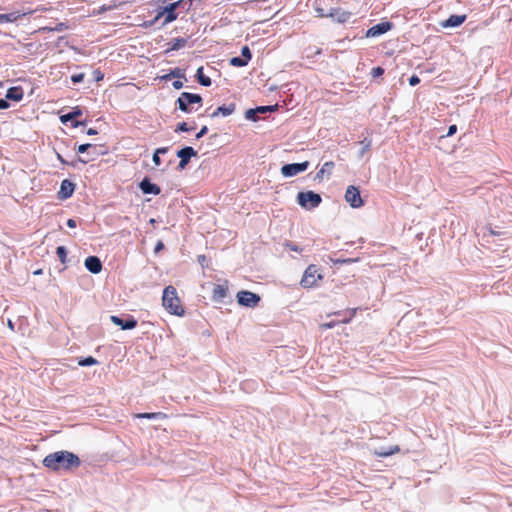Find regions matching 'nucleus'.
Wrapping results in <instances>:
<instances>
[{
  "instance_id": "9b49d317",
  "label": "nucleus",
  "mask_w": 512,
  "mask_h": 512,
  "mask_svg": "<svg viewBox=\"0 0 512 512\" xmlns=\"http://www.w3.org/2000/svg\"><path fill=\"white\" fill-rule=\"evenodd\" d=\"M197 152L194 150L193 147H184L181 150L177 152V156L180 158V162L178 167L180 169H184L187 164L189 163L191 157L196 156Z\"/></svg>"
},
{
  "instance_id": "37998d69",
  "label": "nucleus",
  "mask_w": 512,
  "mask_h": 512,
  "mask_svg": "<svg viewBox=\"0 0 512 512\" xmlns=\"http://www.w3.org/2000/svg\"><path fill=\"white\" fill-rule=\"evenodd\" d=\"M164 249V243L163 241L159 240L156 245H155V249H154V252L157 254L159 253L161 250Z\"/></svg>"
},
{
  "instance_id": "052dcab7",
  "label": "nucleus",
  "mask_w": 512,
  "mask_h": 512,
  "mask_svg": "<svg viewBox=\"0 0 512 512\" xmlns=\"http://www.w3.org/2000/svg\"><path fill=\"white\" fill-rule=\"evenodd\" d=\"M72 114H73V117H75V116L79 115L80 112H73Z\"/></svg>"
},
{
  "instance_id": "5fc2aeb1",
  "label": "nucleus",
  "mask_w": 512,
  "mask_h": 512,
  "mask_svg": "<svg viewBox=\"0 0 512 512\" xmlns=\"http://www.w3.org/2000/svg\"><path fill=\"white\" fill-rule=\"evenodd\" d=\"M57 159L62 163V164H67L66 160L62 157L61 154L57 153Z\"/></svg>"
},
{
  "instance_id": "412c9836",
  "label": "nucleus",
  "mask_w": 512,
  "mask_h": 512,
  "mask_svg": "<svg viewBox=\"0 0 512 512\" xmlns=\"http://www.w3.org/2000/svg\"><path fill=\"white\" fill-rule=\"evenodd\" d=\"M136 418L140 419H159L164 420L167 419V414L163 412H153V413H138L135 415Z\"/></svg>"
},
{
  "instance_id": "393cba45",
  "label": "nucleus",
  "mask_w": 512,
  "mask_h": 512,
  "mask_svg": "<svg viewBox=\"0 0 512 512\" xmlns=\"http://www.w3.org/2000/svg\"><path fill=\"white\" fill-rule=\"evenodd\" d=\"M167 152H168V147H161V148L156 149V151L153 154V158H152L155 166H159L161 164V159L159 157V154H165Z\"/></svg>"
},
{
  "instance_id": "7ed1b4c3",
  "label": "nucleus",
  "mask_w": 512,
  "mask_h": 512,
  "mask_svg": "<svg viewBox=\"0 0 512 512\" xmlns=\"http://www.w3.org/2000/svg\"><path fill=\"white\" fill-rule=\"evenodd\" d=\"M322 280L323 275L320 269L316 265L310 264L303 273L300 285L305 289H310L317 286Z\"/></svg>"
},
{
  "instance_id": "b1692460",
  "label": "nucleus",
  "mask_w": 512,
  "mask_h": 512,
  "mask_svg": "<svg viewBox=\"0 0 512 512\" xmlns=\"http://www.w3.org/2000/svg\"><path fill=\"white\" fill-rule=\"evenodd\" d=\"M400 451L399 447L398 446H394L388 450H379V451H375L374 452V455L378 456V457H388V456H391L395 453H398Z\"/></svg>"
},
{
  "instance_id": "603ef678",
  "label": "nucleus",
  "mask_w": 512,
  "mask_h": 512,
  "mask_svg": "<svg viewBox=\"0 0 512 512\" xmlns=\"http://www.w3.org/2000/svg\"><path fill=\"white\" fill-rule=\"evenodd\" d=\"M66 25L64 23H59L53 30L54 31H63L64 29H66Z\"/></svg>"
},
{
  "instance_id": "4c0bfd02",
  "label": "nucleus",
  "mask_w": 512,
  "mask_h": 512,
  "mask_svg": "<svg viewBox=\"0 0 512 512\" xmlns=\"http://www.w3.org/2000/svg\"><path fill=\"white\" fill-rule=\"evenodd\" d=\"M171 76H173V77H181L182 74L180 73V69H175V70L171 71L170 74H167V75L163 76L162 78L163 79H169Z\"/></svg>"
},
{
  "instance_id": "f03ea898",
  "label": "nucleus",
  "mask_w": 512,
  "mask_h": 512,
  "mask_svg": "<svg viewBox=\"0 0 512 512\" xmlns=\"http://www.w3.org/2000/svg\"><path fill=\"white\" fill-rule=\"evenodd\" d=\"M162 305L172 315L183 316L185 313L176 288L171 285L165 287L163 291Z\"/></svg>"
},
{
  "instance_id": "c756f323",
  "label": "nucleus",
  "mask_w": 512,
  "mask_h": 512,
  "mask_svg": "<svg viewBox=\"0 0 512 512\" xmlns=\"http://www.w3.org/2000/svg\"><path fill=\"white\" fill-rule=\"evenodd\" d=\"M78 364L80 366H92V365L97 364V360L94 357L89 356V357H86V358L80 360L78 362Z\"/></svg>"
},
{
  "instance_id": "de8ad7c7",
  "label": "nucleus",
  "mask_w": 512,
  "mask_h": 512,
  "mask_svg": "<svg viewBox=\"0 0 512 512\" xmlns=\"http://www.w3.org/2000/svg\"><path fill=\"white\" fill-rule=\"evenodd\" d=\"M457 131V126L455 124L451 125L448 129V132H447V135L446 136H452L456 133Z\"/></svg>"
},
{
  "instance_id": "20e7f679",
  "label": "nucleus",
  "mask_w": 512,
  "mask_h": 512,
  "mask_svg": "<svg viewBox=\"0 0 512 512\" xmlns=\"http://www.w3.org/2000/svg\"><path fill=\"white\" fill-rule=\"evenodd\" d=\"M298 204L307 210H311L320 205L322 198L313 191L299 192L297 195Z\"/></svg>"
},
{
  "instance_id": "6e6d98bb",
  "label": "nucleus",
  "mask_w": 512,
  "mask_h": 512,
  "mask_svg": "<svg viewBox=\"0 0 512 512\" xmlns=\"http://www.w3.org/2000/svg\"><path fill=\"white\" fill-rule=\"evenodd\" d=\"M87 134L88 135H95V134H97V131L95 129H93V128H89L88 131H87Z\"/></svg>"
},
{
  "instance_id": "e433bc0d",
  "label": "nucleus",
  "mask_w": 512,
  "mask_h": 512,
  "mask_svg": "<svg viewBox=\"0 0 512 512\" xmlns=\"http://www.w3.org/2000/svg\"><path fill=\"white\" fill-rule=\"evenodd\" d=\"M256 113H257L256 109H249L246 111V118L251 119L253 121H257V118L255 117Z\"/></svg>"
},
{
  "instance_id": "6ab92c4d",
  "label": "nucleus",
  "mask_w": 512,
  "mask_h": 512,
  "mask_svg": "<svg viewBox=\"0 0 512 512\" xmlns=\"http://www.w3.org/2000/svg\"><path fill=\"white\" fill-rule=\"evenodd\" d=\"M236 105L235 103H230L229 105H223L218 107L213 113L210 114V117L215 118L219 115L221 116H229L235 111Z\"/></svg>"
},
{
  "instance_id": "473e14b6",
  "label": "nucleus",
  "mask_w": 512,
  "mask_h": 512,
  "mask_svg": "<svg viewBox=\"0 0 512 512\" xmlns=\"http://www.w3.org/2000/svg\"><path fill=\"white\" fill-rule=\"evenodd\" d=\"M193 127H189L186 122H181L177 125L176 132H188L191 131Z\"/></svg>"
},
{
  "instance_id": "13d9d810",
  "label": "nucleus",
  "mask_w": 512,
  "mask_h": 512,
  "mask_svg": "<svg viewBox=\"0 0 512 512\" xmlns=\"http://www.w3.org/2000/svg\"><path fill=\"white\" fill-rule=\"evenodd\" d=\"M333 315H339V316H342L345 314V311H336V312H333L332 313Z\"/></svg>"
},
{
  "instance_id": "c9c22d12",
  "label": "nucleus",
  "mask_w": 512,
  "mask_h": 512,
  "mask_svg": "<svg viewBox=\"0 0 512 512\" xmlns=\"http://www.w3.org/2000/svg\"><path fill=\"white\" fill-rule=\"evenodd\" d=\"M337 324H338V322H336V321H331V322H328V323H322L320 325V329L321 330H327V329L335 327Z\"/></svg>"
},
{
  "instance_id": "7c9ffc66",
  "label": "nucleus",
  "mask_w": 512,
  "mask_h": 512,
  "mask_svg": "<svg viewBox=\"0 0 512 512\" xmlns=\"http://www.w3.org/2000/svg\"><path fill=\"white\" fill-rule=\"evenodd\" d=\"M186 45V40L184 38H176L173 41L172 49L178 50Z\"/></svg>"
},
{
  "instance_id": "1a4fd4ad",
  "label": "nucleus",
  "mask_w": 512,
  "mask_h": 512,
  "mask_svg": "<svg viewBox=\"0 0 512 512\" xmlns=\"http://www.w3.org/2000/svg\"><path fill=\"white\" fill-rule=\"evenodd\" d=\"M309 167V162L304 161L302 163H292L283 165L281 173L284 177H293L301 172H304Z\"/></svg>"
},
{
  "instance_id": "a18cd8bd",
  "label": "nucleus",
  "mask_w": 512,
  "mask_h": 512,
  "mask_svg": "<svg viewBox=\"0 0 512 512\" xmlns=\"http://www.w3.org/2000/svg\"><path fill=\"white\" fill-rule=\"evenodd\" d=\"M335 264H344V263H352L355 260L353 259H337V260H331Z\"/></svg>"
},
{
  "instance_id": "0eeeda50",
  "label": "nucleus",
  "mask_w": 512,
  "mask_h": 512,
  "mask_svg": "<svg viewBox=\"0 0 512 512\" xmlns=\"http://www.w3.org/2000/svg\"><path fill=\"white\" fill-rule=\"evenodd\" d=\"M345 200L352 208H360L364 205V201L360 195L358 187L353 185L347 187Z\"/></svg>"
},
{
  "instance_id": "4be33fe9",
  "label": "nucleus",
  "mask_w": 512,
  "mask_h": 512,
  "mask_svg": "<svg viewBox=\"0 0 512 512\" xmlns=\"http://www.w3.org/2000/svg\"><path fill=\"white\" fill-rule=\"evenodd\" d=\"M228 293V288L223 285H216L213 289V298L215 300L221 301L223 300Z\"/></svg>"
},
{
  "instance_id": "cd10ccee",
  "label": "nucleus",
  "mask_w": 512,
  "mask_h": 512,
  "mask_svg": "<svg viewBox=\"0 0 512 512\" xmlns=\"http://www.w3.org/2000/svg\"><path fill=\"white\" fill-rule=\"evenodd\" d=\"M230 64L236 67H243L246 66L248 63L246 62V59H243L242 57H233L230 60Z\"/></svg>"
},
{
  "instance_id": "c03bdc74",
  "label": "nucleus",
  "mask_w": 512,
  "mask_h": 512,
  "mask_svg": "<svg viewBox=\"0 0 512 512\" xmlns=\"http://www.w3.org/2000/svg\"><path fill=\"white\" fill-rule=\"evenodd\" d=\"M286 247H287L288 249H290L291 251H295V252H301V251H302V249H301V248H299L297 245H295V244H293V243H287V244H286Z\"/></svg>"
},
{
  "instance_id": "6e6552de",
  "label": "nucleus",
  "mask_w": 512,
  "mask_h": 512,
  "mask_svg": "<svg viewBox=\"0 0 512 512\" xmlns=\"http://www.w3.org/2000/svg\"><path fill=\"white\" fill-rule=\"evenodd\" d=\"M237 301L245 307H256L260 302V296L251 291L242 290L237 293Z\"/></svg>"
},
{
  "instance_id": "4468645a",
  "label": "nucleus",
  "mask_w": 512,
  "mask_h": 512,
  "mask_svg": "<svg viewBox=\"0 0 512 512\" xmlns=\"http://www.w3.org/2000/svg\"><path fill=\"white\" fill-rule=\"evenodd\" d=\"M84 265L88 271L93 274H98L102 270V263L96 256H89L85 259Z\"/></svg>"
},
{
  "instance_id": "423d86ee",
  "label": "nucleus",
  "mask_w": 512,
  "mask_h": 512,
  "mask_svg": "<svg viewBox=\"0 0 512 512\" xmlns=\"http://www.w3.org/2000/svg\"><path fill=\"white\" fill-rule=\"evenodd\" d=\"M183 0H179L173 3H170L169 5L165 6L161 11L158 12L155 19L152 21L151 24H154L156 21H158L161 17L164 18V24L171 23L175 21L178 17V14L176 13V9L181 5Z\"/></svg>"
},
{
  "instance_id": "680f3d73",
  "label": "nucleus",
  "mask_w": 512,
  "mask_h": 512,
  "mask_svg": "<svg viewBox=\"0 0 512 512\" xmlns=\"http://www.w3.org/2000/svg\"><path fill=\"white\" fill-rule=\"evenodd\" d=\"M41 272H42L41 270H38L35 272V274H41Z\"/></svg>"
},
{
  "instance_id": "a878e982",
  "label": "nucleus",
  "mask_w": 512,
  "mask_h": 512,
  "mask_svg": "<svg viewBox=\"0 0 512 512\" xmlns=\"http://www.w3.org/2000/svg\"><path fill=\"white\" fill-rule=\"evenodd\" d=\"M19 18L17 13L0 14V24L14 22Z\"/></svg>"
},
{
  "instance_id": "72a5a7b5",
  "label": "nucleus",
  "mask_w": 512,
  "mask_h": 512,
  "mask_svg": "<svg viewBox=\"0 0 512 512\" xmlns=\"http://www.w3.org/2000/svg\"><path fill=\"white\" fill-rule=\"evenodd\" d=\"M384 74V69L380 66L374 67L371 70V75L374 78L380 77Z\"/></svg>"
},
{
  "instance_id": "f257e3e1",
  "label": "nucleus",
  "mask_w": 512,
  "mask_h": 512,
  "mask_svg": "<svg viewBox=\"0 0 512 512\" xmlns=\"http://www.w3.org/2000/svg\"><path fill=\"white\" fill-rule=\"evenodd\" d=\"M43 465L53 471L71 470L80 466V459L76 454L62 450L48 454L43 459Z\"/></svg>"
},
{
  "instance_id": "c85d7f7f",
  "label": "nucleus",
  "mask_w": 512,
  "mask_h": 512,
  "mask_svg": "<svg viewBox=\"0 0 512 512\" xmlns=\"http://www.w3.org/2000/svg\"><path fill=\"white\" fill-rule=\"evenodd\" d=\"M56 254L62 263L66 262L67 251L64 246L57 247Z\"/></svg>"
},
{
  "instance_id": "58836bf2",
  "label": "nucleus",
  "mask_w": 512,
  "mask_h": 512,
  "mask_svg": "<svg viewBox=\"0 0 512 512\" xmlns=\"http://www.w3.org/2000/svg\"><path fill=\"white\" fill-rule=\"evenodd\" d=\"M420 83V78L417 76V75H412L410 78H409V84L411 86H415L417 84Z\"/></svg>"
},
{
  "instance_id": "9d476101",
  "label": "nucleus",
  "mask_w": 512,
  "mask_h": 512,
  "mask_svg": "<svg viewBox=\"0 0 512 512\" xmlns=\"http://www.w3.org/2000/svg\"><path fill=\"white\" fill-rule=\"evenodd\" d=\"M321 17H330L334 21L344 24L350 20L352 13L341 8H332L328 14H321Z\"/></svg>"
},
{
  "instance_id": "a211bd4d",
  "label": "nucleus",
  "mask_w": 512,
  "mask_h": 512,
  "mask_svg": "<svg viewBox=\"0 0 512 512\" xmlns=\"http://www.w3.org/2000/svg\"><path fill=\"white\" fill-rule=\"evenodd\" d=\"M334 162L328 161L325 162L319 171L316 173L315 179L318 181H322L325 177L328 178L332 174V170L334 169Z\"/></svg>"
},
{
  "instance_id": "ea45409f",
  "label": "nucleus",
  "mask_w": 512,
  "mask_h": 512,
  "mask_svg": "<svg viewBox=\"0 0 512 512\" xmlns=\"http://www.w3.org/2000/svg\"><path fill=\"white\" fill-rule=\"evenodd\" d=\"M94 147L93 145L87 143V144H81L79 147H78V152L79 153H84L86 152L89 148H92Z\"/></svg>"
},
{
  "instance_id": "dca6fc26",
  "label": "nucleus",
  "mask_w": 512,
  "mask_h": 512,
  "mask_svg": "<svg viewBox=\"0 0 512 512\" xmlns=\"http://www.w3.org/2000/svg\"><path fill=\"white\" fill-rule=\"evenodd\" d=\"M75 189L74 183H72L70 180H63L61 182L60 191H59V198L61 199H67L72 196Z\"/></svg>"
},
{
  "instance_id": "09e8293b",
  "label": "nucleus",
  "mask_w": 512,
  "mask_h": 512,
  "mask_svg": "<svg viewBox=\"0 0 512 512\" xmlns=\"http://www.w3.org/2000/svg\"><path fill=\"white\" fill-rule=\"evenodd\" d=\"M94 77L96 81H101L104 77L103 73L100 70L94 71Z\"/></svg>"
},
{
  "instance_id": "aec40b11",
  "label": "nucleus",
  "mask_w": 512,
  "mask_h": 512,
  "mask_svg": "<svg viewBox=\"0 0 512 512\" xmlns=\"http://www.w3.org/2000/svg\"><path fill=\"white\" fill-rule=\"evenodd\" d=\"M466 20V15H451L444 23V27H457Z\"/></svg>"
},
{
  "instance_id": "79ce46f5",
  "label": "nucleus",
  "mask_w": 512,
  "mask_h": 512,
  "mask_svg": "<svg viewBox=\"0 0 512 512\" xmlns=\"http://www.w3.org/2000/svg\"><path fill=\"white\" fill-rule=\"evenodd\" d=\"M208 132V127L207 126H203L200 131L196 134V138L197 139H200L202 138L206 133Z\"/></svg>"
},
{
  "instance_id": "bf43d9fd",
  "label": "nucleus",
  "mask_w": 512,
  "mask_h": 512,
  "mask_svg": "<svg viewBox=\"0 0 512 512\" xmlns=\"http://www.w3.org/2000/svg\"><path fill=\"white\" fill-rule=\"evenodd\" d=\"M488 230L491 235H498V233L495 230H493L491 227H489Z\"/></svg>"
},
{
  "instance_id": "2eb2a0df",
  "label": "nucleus",
  "mask_w": 512,
  "mask_h": 512,
  "mask_svg": "<svg viewBox=\"0 0 512 512\" xmlns=\"http://www.w3.org/2000/svg\"><path fill=\"white\" fill-rule=\"evenodd\" d=\"M139 187L144 194L159 195L161 193V188L158 185L151 183L148 178H144L140 182Z\"/></svg>"
},
{
  "instance_id": "bb28decb",
  "label": "nucleus",
  "mask_w": 512,
  "mask_h": 512,
  "mask_svg": "<svg viewBox=\"0 0 512 512\" xmlns=\"http://www.w3.org/2000/svg\"><path fill=\"white\" fill-rule=\"evenodd\" d=\"M357 310L358 308H351L345 310V314H347L348 316L346 317V319H342L340 323H349L355 317Z\"/></svg>"
},
{
  "instance_id": "8fccbe9b",
  "label": "nucleus",
  "mask_w": 512,
  "mask_h": 512,
  "mask_svg": "<svg viewBox=\"0 0 512 512\" xmlns=\"http://www.w3.org/2000/svg\"><path fill=\"white\" fill-rule=\"evenodd\" d=\"M172 85H173V87L175 89L178 90V89H181L183 87V82L181 80H176V81L173 82Z\"/></svg>"
},
{
  "instance_id": "39448f33",
  "label": "nucleus",
  "mask_w": 512,
  "mask_h": 512,
  "mask_svg": "<svg viewBox=\"0 0 512 512\" xmlns=\"http://www.w3.org/2000/svg\"><path fill=\"white\" fill-rule=\"evenodd\" d=\"M201 103L202 97L199 94H193L189 92H182L177 99L178 108L185 113L192 112V108L190 107L191 105H201Z\"/></svg>"
},
{
  "instance_id": "49530a36",
  "label": "nucleus",
  "mask_w": 512,
  "mask_h": 512,
  "mask_svg": "<svg viewBox=\"0 0 512 512\" xmlns=\"http://www.w3.org/2000/svg\"><path fill=\"white\" fill-rule=\"evenodd\" d=\"M7 100L8 99H0V109L1 110L9 108L10 104Z\"/></svg>"
},
{
  "instance_id": "5701e85b",
  "label": "nucleus",
  "mask_w": 512,
  "mask_h": 512,
  "mask_svg": "<svg viewBox=\"0 0 512 512\" xmlns=\"http://www.w3.org/2000/svg\"><path fill=\"white\" fill-rule=\"evenodd\" d=\"M197 78L201 85L203 86H210L211 85V79L208 76H205L203 73V67H200L197 69Z\"/></svg>"
},
{
  "instance_id": "2f4dec72",
  "label": "nucleus",
  "mask_w": 512,
  "mask_h": 512,
  "mask_svg": "<svg viewBox=\"0 0 512 512\" xmlns=\"http://www.w3.org/2000/svg\"><path fill=\"white\" fill-rule=\"evenodd\" d=\"M241 57L243 59H246V62L248 63L251 59V51L249 49L248 46H244L242 47V50H241Z\"/></svg>"
},
{
  "instance_id": "864d4df0",
  "label": "nucleus",
  "mask_w": 512,
  "mask_h": 512,
  "mask_svg": "<svg viewBox=\"0 0 512 512\" xmlns=\"http://www.w3.org/2000/svg\"><path fill=\"white\" fill-rule=\"evenodd\" d=\"M76 225H77V224H76V221H75L74 219H68V220H67V226H68L69 228H75V227H76Z\"/></svg>"
},
{
  "instance_id": "f704fd0d",
  "label": "nucleus",
  "mask_w": 512,
  "mask_h": 512,
  "mask_svg": "<svg viewBox=\"0 0 512 512\" xmlns=\"http://www.w3.org/2000/svg\"><path fill=\"white\" fill-rule=\"evenodd\" d=\"M276 108H277V105H274V106H260V107H257L256 110H257V112L264 113V112H267V111H275Z\"/></svg>"
},
{
  "instance_id": "3c124183",
  "label": "nucleus",
  "mask_w": 512,
  "mask_h": 512,
  "mask_svg": "<svg viewBox=\"0 0 512 512\" xmlns=\"http://www.w3.org/2000/svg\"><path fill=\"white\" fill-rule=\"evenodd\" d=\"M72 118H73V114L69 113V114L61 116V121L65 123V122L71 120Z\"/></svg>"
},
{
  "instance_id": "4d7b16f0",
  "label": "nucleus",
  "mask_w": 512,
  "mask_h": 512,
  "mask_svg": "<svg viewBox=\"0 0 512 512\" xmlns=\"http://www.w3.org/2000/svg\"><path fill=\"white\" fill-rule=\"evenodd\" d=\"M316 11L318 13V16H320V17H321V14H325L324 10L322 8H317Z\"/></svg>"
},
{
  "instance_id": "ddd939ff",
  "label": "nucleus",
  "mask_w": 512,
  "mask_h": 512,
  "mask_svg": "<svg viewBox=\"0 0 512 512\" xmlns=\"http://www.w3.org/2000/svg\"><path fill=\"white\" fill-rule=\"evenodd\" d=\"M110 319H111L112 323H114L117 326H120L121 329H123V330L134 329L138 324L137 320L135 318H133L132 316H129L128 319L123 320L122 318L113 315V316H111Z\"/></svg>"
},
{
  "instance_id": "a19ab883",
  "label": "nucleus",
  "mask_w": 512,
  "mask_h": 512,
  "mask_svg": "<svg viewBox=\"0 0 512 512\" xmlns=\"http://www.w3.org/2000/svg\"><path fill=\"white\" fill-rule=\"evenodd\" d=\"M84 79V74H75L71 77V80L74 82V83H80L82 82Z\"/></svg>"
},
{
  "instance_id": "f8f14e48",
  "label": "nucleus",
  "mask_w": 512,
  "mask_h": 512,
  "mask_svg": "<svg viewBox=\"0 0 512 512\" xmlns=\"http://www.w3.org/2000/svg\"><path fill=\"white\" fill-rule=\"evenodd\" d=\"M392 23L391 22H381V23H378L374 26H372L371 28H369L366 32V36L367 37H377V36H380L386 32H388L389 30H391L392 28Z\"/></svg>"
},
{
  "instance_id": "f3484780",
  "label": "nucleus",
  "mask_w": 512,
  "mask_h": 512,
  "mask_svg": "<svg viewBox=\"0 0 512 512\" xmlns=\"http://www.w3.org/2000/svg\"><path fill=\"white\" fill-rule=\"evenodd\" d=\"M24 97V90L21 86L10 87L5 95V98L11 101L19 102Z\"/></svg>"
}]
</instances>
